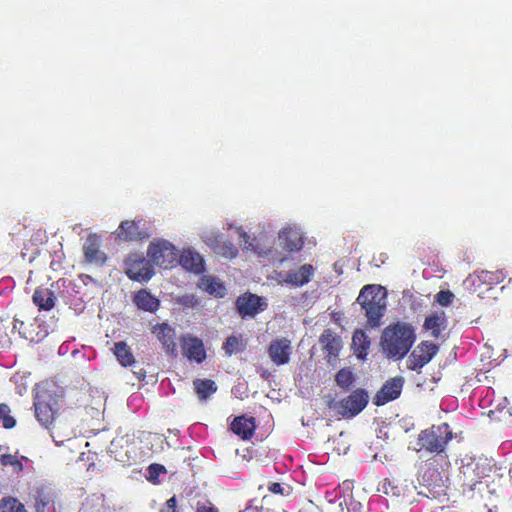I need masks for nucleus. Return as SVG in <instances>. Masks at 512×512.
<instances>
[{"mask_svg":"<svg viewBox=\"0 0 512 512\" xmlns=\"http://www.w3.org/2000/svg\"><path fill=\"white\" fill-rule=\"evenodd\" d=\"M416 340L414 328L405 322L386 327L381 336V348L387 358H404Z\"/></svg>","mask_w":512,"mask_h":512,"instance_id":"obj_1","label":"nucleus"},{"mask_svg":"<svg viewBox=\"0 0 512 512\" xmlns=\"http://www.w3.org/2000/svg\"><path fill=\"white\" fill-rule=\"evenodd\" d=\"M357 302L365 310L368 323L373 327L378 326L386 309L385 290L377 285H366L361 289Z\"/></svg>","mask_w":512,"mask_h":512,"instance_id":"obj_2","label":"nucleus"},{"mask_svg":"<svg viewBox=\"0 0 512 512\" xmlns=\"http://www.w3.org/2000/svg\"><path fill=\"white\" fill-rule=\"evenodd\" d=\"M147 256L151 264L168 269L177 264L179 253L172 242L155 238L148 245Z\"/></svg>","mask_w":512,"mask_h":512,"instance_id":"obj_3","label":"nucleus"},{"mask_svg":"<svg viewBox=\"0 0 512 512\" xmlns=\"http://www.w3.org/2000/svg\"><path fill=\"white\" fill-rule=\"evenodd\" d=\"M452 438V432L447 423L432 426L419 434L418 445L420 449L429 452L440 453L444 450L447 442Z\"/></svg>","mask_w":512,"mask_h":512,"instance_id":"obj_4","label":"nucleus"},{"mask_svg":"<svg viewBox=\"0 0 512 512\" xmlns=\"http://www.w3.org/2000/svg\"><path fill=\"white\" fill-rule=\"evenodd\" d=\"M236 232L239 236L240 245L244 251H252L258 257L271 262H283L285 260V258L281 256V253L275 249L271 243H268L263 239H251L247 232H245L241 227H237Z\"/></svg>","mask_w":512,"mask_h":512,"instance_id":"obj_5","label":"nucleus"},{"mask_svg":"<svg viewBox=\"0 0 512 512\" xmlns=\"http://www.w3.org/2000/svg\"><path fill=\"white\" fill-rule=\"evenodd\" d=\"M124 272L138 282H147L154 276L153 266L141 253H130L124 260Z\"/></svg>","mask_w":512,"mask_h":512,"instance_id":"obj_6","label":"nucleus"},{"mask_svg":"<svg viewBox=\"0 0 512 512\" xmlns=\"http://www.w3.org/2000/svg\"><path fill=\"white\" fill-rule=\"evenodd\" d=\"M34 406L35 416L43 426L52 423L55 414L59 410L57 399L46 392L36 394Z\"/></svg>","mask_w":512,"mask_h":512,"instance_id":"obj_7","label":"nucleus"},{"mask_svg":"<svg viewBox=\"0 0 512 512\" xmlns=\"http://www.w3.org/2000/svg\"><path fill=\"white\" fill-rule=\"evenodd\" d=\"M368 399L369 396L365 390L357 389L336 404L337 412L342 416H355L366 407Z\"/></svg>","mask_w":512,"mask_h":512,"instance_id":"obj_8","label":"nucleus"},{"mask_svg":"<svg viewBox=\"0 0 512 512\" xmlns=\"http://www.w3.org/2000/svg\"><path fill=\"white\" fill-rule=\"evenodd\" d=\"M488 471H490V467L485 462L471 461L467 463L462 469L465 478L464 486L468 487L470 491L475 489L480 491L483 484L481 479L488 476Z\"/></svg>","mask_w":512,"mask_h":512,"instance_id":"obj_9","label":"nucleus"},{"mask_svg":"<svg viewBox=\"0 0 512 512\" xmlns=\"http://www.w3.org/2000/svg\"><path fill=\"white\" fill-rule=\"evenodd\" d=\"M438 352V346L434 343L425 341L416 346V348L412 351L411 355L407 360V367L410 370H419L427 363H429L432 358Z\"/></svg>","mask_w":512,"mask_h":512,"instance_id":"obj_10","label":"nucleus"},{"mask_svg":"<svg viewBox=\"0 0 512 512\" xmlns=\"http://www.w3.org/2000/svg\"><path fill=\"white\" fill-rule=\"evenodd\" d=\"M177 263L185 270L194 274H201L205 271V261L203 256L193 247L184 246L179 253Z\"/></svg>","mask_w":512,"mask_h":512,"instance_id":"obj_11","label":"nucleus"},{"mask_svg":"<svg viewBox=\"0 0 512 512\" xmlns=\"http://www.w3.org/2000/svg\"><path fill=\"white\" fill-rule=\"evenodd\" d=\"M280 246L289 252H297L302 249L303 232L296 226H287L278 233Z\"/></svg>","mask_w":512,"mask_h":512,"instance_id":"obj_12","label":"nucleus"},{"mask_svg":"<svg viewBox=\"0 0 512 512\" xmlns=\"http://www.w3.org/2000/svg\"><path fill=\"white\" fill-rule=\"evenodd\" d=\"M404 384L402 377H394L385 382L382 388L377 392L374 403L377 406L386 404L389 401L395 400L401 394Z\"/></svg>","mask_w":512,"mask_h":512,"instance_id":"obj_13","label":"nucleus"},{"mask_svg":"<svg viewBox=\"0 0 512 512\" xmlns=\"http://www.w3.org/2000/svg\"><path fill=\"white\" fill-rule=\"evenodd\" d=\"M116 235L124 241H136L146 238L148 233L144 229V223L139 221H123L116 230Z\"/></svg>","mask_w":512,"mask_h":512,"instance_id":"obj_14","label":"nucleus"},{"mask_svg":"<svg viewBox=\"0 0 512 512\" xmlns=\"http://www.w3.org/2000/svg\"><path fill=\"white\" fill-rule=\"evenodd\" d=\"M291 352V341L287 338H280L272 341L268 348V354L271 361L278 366L289 362Z\"/></svg>","mask_w":512,"mask_h":512,"instance_id":"obj_15","label":"nucleus"},{"mask_svg":"<svg viewBox=\"0 0 512 512\" xmlns=\"http://www.w3.org/2000/svg\"><path fill=\"white\" fill-rule=\"evenodd\" d=\"M101 239L96 234H90L83 245V254L85 260L95 265H103L106 261V255L100 250Z\"/></svg>","mask_w":512,"mask_h":512,"instance_id":"obj_16","label":"nucleus"},{"mask_svg":"<svg viewBox=\"0 0 512 512\" xmlns=\"http://www.w3.org/2000/svg\"><path fill=\"white\" fill-rule=\"evenodd\" d=\"M236 306L242 317H254L259 311L263 310L266 303L257 295L248 294L240 296L237 299Z\"/></svg>","mask_w":512,"mask_h":512,"instance_id":"obj_17","label":"nucleus"},{"mask_svg":"<svg viewBox=\"0 0 512 512\" xmlns=\"http://www.w3.org/2000/svg\"><path fill=\"white\" fill-rule=\"evenodd\" d=\"M183 354L189 359L197 363L202 362L205 358L203 343L200 339L191 336H183L181 338Z\"/></svg>","mask_w":512,"mask_h":512,"instance_id":"obj_18","label":"nucleus"},{"mask_svg":"<svg viewBox=\"0 0 512 512\" xmlns=\"http://www.w3.org/2000/svg\"><path fill=\"white\" fill-rule=\"evenodd\" d=\"M313 275L314 267L311 264H304L296 270L288 271L283 282L299 287L308 283L312 279Z\"/></svg>","mask_w":512,"mask_h":512,"instance_id":"obj_19","label":"nucleus"},{"mask_svg":"<svg viewBox=\"0 0 512 512\" xmlns=\"http://www.w3.org/2000/svg\"><path fill=\"white\" fill-rule=\"evenodd\" d=\"M153 333L158 340L162 342L164 349L168 354L176 356V343L174 342V330L167 324L157 325L153 329Z\"/></svg>","mask_w":512,"mask_h":512,"instance_id":"obj_20","label":"nucleus"},{"mask_svg":"<svg viewBox=\"0 0 512 512\" xmlns=\"http://www.w3.org/2000/svg\"><path fill=\"white\" fill-rule=\"evenodd\" d=\"M319 343L322 346V349L327 353L328 362H332L336 359L342 344L341 339L330 331H325L319 339Z\"/></svg>","mask_w":512,"mask_h":512,"instance_id":"obj_21","label":"nucleus"},{"mask_svg":"<svg viewBox=\"0 0 512 512\" xmlns=\"http://www.w3.org/2000/svg\"><path fill=\"white\" fill-rule=\"evenodd\" d=\"M199 288L215 297H223L226 294V288L220 280L210 275L201 277Z\"/></svg>","mask_w":512,"mask_h":512,"instance_id":"obj_22","label":"nucleus"},{"mask_svg":"<svg viewBox=\"0 0 512 512\" xmlns=\"http://www.w3.org/2000/svg\"><path fill=\"white\" fill-rule=\"evenodd\" d=\"M255 429L254 419L246 417H237L231 424V430L242 439L252 437Z\"/></svg>","mask_w":512,"mask_h":512,"instance_id":"obj_23","label":"nucleus"},{"mask_svg":"<svg viewBox=\"0 0 512 512\" xmlns=\"http://www.w3.org/2000/svg\"><path fill=\"white\" fill-rule=\"evenodd\" d=\"M446 327V316L443 311L435 312L426 317L424 328L431 331L432 336L437 338L440 332Z\"/></svg>","mask_w":512,"mask_h":512,"instance_id":"obj_24","label":"nucleus"},{"mask_svg":"<svg viewBox=\"0 0 512 512\" xmlns=\"http://www.w3.org/2000/svg\"><path fill=\"white\" fill-rule=\"evenodd\" d=\"M33 302L39 309L42 310H50L55 305V296L54 293L45 288V289H36L33 294Z\"/></svg>","mask_w":512,"mask_h":512,"instance_id":"obj_25","label":"nucleus"},{"mask_svg":"<svg viewBox=\"0 0 512 512\" xmlns=\"http://www.w3.org/2000/svg\"><path fill=\"white\" fill-rule=\"evenodd\" d=\"M134 302L138 308L149 312H154L159 307V300L146 290L139 291L134 297Z\"/></svg>","mask_w":512,"mask_h":512,"instance_id":"obj_26","label":"nucleus"},{"mask_svg":"<svg viewBox=\"0 0 512 512\" xmlns=\"http://www.w3.org/2000/svg\"><path fill=\"white\" fill-rule=\"evenodd\" d=\"M193 385L196 394L201 401L206 400L217 390L215 382L209 379H197L194 381Z\"/></svg>","mask_w":512,"mask_h":512,"instance_id":"obj_27","label":"nucleus"},{"mask_svg":"<svg viewBox=\"0 0 512 512\" xmlns=\"http://www.w3.org/2000/svg\"><path fill=\"white\" fill-rule=\"evenodd\" d=\"M352 345L358 358H364L370 346L368 336L363 331H356L352 338Z\"/></svg>","mask_w":512,"mask_h":512,"instance_id":"obj_28","label":"nucleus"},{"mask_svg":"<svg viewBox=\"0 0 512 512\" xmlns=\"http://www.w3.org/2000/svg\"><path fill=\"white\" fill-rule=\"evenodd\" d=\"M246 347V342L242 336L232 335L227 338L223 344V349L228 356L242 352Z\"/></svg>","mask_w":512,"mask_h":512,"instance_id":"obj_29","label":"nucleus"},{"mask_svg":"<svg viewBox=\"0 0 512 512\" xmlns=\"http://www.w3.org/2000/svg\"><path fill=\"white\" fill-rule=\"evenodd\" d=\"M212 250L216 254L227 259H233L238 254V249L236 248V246L232 242L224 240L223 238Z\"/></svg>","mask_w":512,"mask_h":512,"instance_id":"obj_30","label":"nucleus"},{"mask_svg":"<svg viewBox=\"0 0 512 512\" xmlns=\"http://www.w3.org/2000/svg\"><path fill=\"white\" fill-rule=\"evenodd\" d=\"M114 354L122 366H128L134 363V357L124 342L115 344Z\"/></svg>","mask_w":512,"mask_h":512,"instance_id":"obj_31","label":"nucleus"},{"mask_svg":"<svg viewBox=\"0 0 512 512\" xmlns=\"http://www.w3.org/2000/svg\"><path fill=\"white\" fill-rule=\"evenodd\" d=\"M0 512H28L16 498L4 497L0 500Z\"/></svg>","mask_w":512,"mask_h":512,"instance_id":"obj_32","label":"nucleus"},{"mask_svg":"<svg viewBox=\"0 0 512 512\" xmlns=\"http://www.w3.org/2000/svg\"><path fill=\"white\" fill-rule=\"evenodd\" d=\"M201 240L213 249L223 238V235L216 229L204 228L199 234Z\"/></svg>","mask_w":512,"mask_h":512,"instance_id":"obj_33","label":"nucleus"},{"mask_svg":"<svg viewBox=\"0 0 512 512\" xmlns=\"http://www.w3.org/2000/svg\"><path fill=\"white\" fill-rule=\"evenodd\" d=\"M16 424L15 419L10 415V408L6 404L0 405V426L10 429Z\"/></svg>","mask_w":512,"mask_h":512,"instance_id":"obj_34","label":"nucleus"},{"mask_svg":"<svg viewBox=\"0 0 512 512\" xmlns=\"http://www.w3.org/2000/svg\"><path fill=\"white\" fill-rule=\"evenodd\" d=\"M354 381V375L349 369H341L336 374V383L342 388H348Z\"/></svg>","mask_w":512,"mask_h":512,"instance_id":"obj_35","label":"nucleus"},{"mask_svg":"<svg viewBox=\"0 0 512 512\" xmlns=\"http://www.w3.org/2000/svg\"><path fill=\"white\" fill-rule=\"evenodd\" d=\"M0 462L3 466H11L14 472H19L23 469L22 463L13 455H2Z\"/></svg>","mask_w":512,"mask_h":512,"instance_id":"obj_36","label":"nucleus"},{"mask_svg":"<svg viewBox=\"0 0 512 512\" xmlns=\"http://www.w3.org/2000/svg\"><path fill=\"white\" fill-rule=\"evenodd\" d=\"M453 298L454 294L449 290L440 291L439 293L436 294V301L441 306H448L452 302Z\"/></svg>","mask_w":512,"mask_h":512,"instance_id":"obj_37","label":"nucleus"},{"mask_svg":"<svg viewBox=\"0 0 512 512\" xmlns=\"http://www.w3.org/2000/svg\"><path fill=\"white\" fill-rule=\"evenodd\" d=\"M269 490L275 494L284 495L285 487L282 486L280 483H272L269 487Z\"/></svg>","mask_w":512,"mask_h":512,"instance_id":"obj_38","label":"nucleus"},{"mask_svg":"<svg viewBox=\"0 0 512 512\" xmlns=\"http://www.w3.org/2000/svg\"><path fill=\"white\" fill-rule=\"evenodd\" d=\"M11 324H12V332H16L17 331L19 334H21V328L24 325V323L22 321L17 320V319H13L11 321Z\"/></svg>","mask_w":512,"mask_h":512,"instance_id":"obj_39","label":"nucleus"},{"mask_svg":"<svg viewBox=\"0 0 512 512\" xmlns=\"http://www.w3.org/2000/svg\"><path fill=\"white\" fill-rule=\"evenodd\" d=\"M166 506L168 507V510H171L172 512H176V499L175 497H172L167 500Z\"/></svg>","mask_w":512,"mask_h":512,"instance_id":"obj_40","label":"nucleus"},{"mask_svg":"<svg viewBox=\"0 0 512 512\" xmlns=\"http://www.w3.org/2000/svg\"><path fill=\"white\" fill-rule=\"evenodd\" d=\"M149 470L151 473H160V472L164 471L165 469L162 465L153 464L149 467Z\"/></svg>","mask_w":512,"mask_h":512,"instance_id":"obj_41","label":"nucleus"},{"mask_svg":"<svg viewBox=\"0 0 512 512\" xmlns=\"http://www.w3.org/2000/svg\"><path fill=\"white\" fill-rule=\"evenodd\" d=\"M51 436H52L54 442L56 443V445L59 446V445L63 444L64 440H59L58 439V438H60V436H59V434L57 432H55V431L52 432Z\"/></svg>","mask_w":512,"mask_h":512,"instance_id":"obj_42","label":"nucleus"},{"mask_svg":"<svg viewBox=\"0 0 512 512\" xmlns=\"http://www.w3.org/2000/svg\"><path fill=\"white\" fill-rule=\"evenodd\" d=\"M192 302H193V297H190V296H185L180 300V303H182L183 305H192Z\"/></svg>","mask_w":512,"mask_h":512,"instance_id":"obj_43","label":"nucleus"},{"mask_svg":"<svg viewBox=\"0 0 512 512\" xmlns=\"http://www.w3.org/2000/svg\"><path fill=\"white\" fill-rule=\"evenodd\" d=\"M197 512H217L212 507L200 506L197 508Z\"/></svg>","mask_w":512,"mask_h":512,"instance_id":"obj_44","label":"nucleus"},{"mask_svg":"<svg viewBox=\"0 0 512 512\" xmlns=\"http://www.w3.org/2000/svg\"><path fill=\"white\" fill-rule=\"evenodd\" d=\"M134 373L138 379H143L145 377V372L142 369Z\"/></svg>","mask_w":512,"mask_h":512,"instance_id":"obj_45","label":"nucleus"},{"mask_svg":"<svg viewBox=\"0 0 512 512\" xmlns=\"http://www.w3.org/2000/svg\"><path fill=\"white\" fill-rule=\"evenodd\" d=\"M66 436H67V441H70L75 436V433L73 430H71Z\"/></svg>","mask_w":512,"mask_h":512,"instance_id":"obj_46","label":"nucleus"},{"mask_svg":"<svg viewBox=\"0 0 512 512\" xmlns=\"http://www.w3.org/2000/svg\"><path fill=\"white\" fill-rule=\"evenodd\" d=\"M160 512H172L171 510H168V507L165 506L164 508L161 509Z\"/></svg>","mask_w":512,"mask_h":512,"instance_id":"obj_47","label":"nucleus"}]
</instances>
